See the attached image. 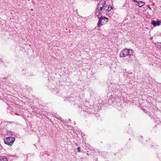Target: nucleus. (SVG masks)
<instances>
[{
  "mask_svg": "<svg viewBox=\"0 0 161 161\" xmlns=\"http://www.w3.org/2000/svg\"><path fill=\"white\" fill-rule=\"evenodd\" d=\"M105 3V1L102 0L97 4L96 9V14L98 15L101 12L107 15L111 13L110 12L113 8L108 4H106Z\"/></svg>",
  "mask_w": 161,
  "mask_h": 161,
  "instance_id": "obj_1",
  "label": "nucleus"
},
{
  "mask_svg": "<svg viewBox=\"0 0 161 161\" xmlns=\"http://www.w3.org/2000/svg\"><path fill=\"white\" fill-rule=\"evenodd\" d=\"M133 52L130 49L125 48L123 49L120 53L119 57L124 58V57L132 55Z\"/></svg>",
  "mask_w": 161,
  "mask_h": 161,
  "instance_id": "obj_2",
  "label": "nucleus"
},
{
  "mask_svg": "<svg viewBox=\"0 0 161 161\" xmlns=\"http://www.w3.org/2000/svg\"><path fill=\"white\" fill-rule=\"evenodd\" d=\"M108 21V18L104 17L101 16L99 19V21L97 24L98 27H100L106 24Z\"/></svg>",
  "mask_w": 161,
  "mask_h": 161,
  "instance_id": "obj_3",
  "label": "nucleus"
},
{
  "mask_svg": "<svg viewBox=\"0 0 161 161\" xmlns=\"http://www.w3.org/2000/svg\"><path fill=\"white\" fill-rule=\"evenodd\" d=\"M15 140V139L14 137H5L4 139V141L5 144L12 146Z\"/></svg>",
  "mask_w": 161,
  "mask_h": 161,
  "instance_id": "obj_4",
  "label": "nucleus"
},
{
  "mask_svg": "<svg viewBox=\"0 0 161 161\" xmlns=\"http://www.w3.org/2000/svg\"><path fill=\"white\" fill-rule=\"evenodd\" d=\"M132 1L134 2H136L137 3V5H138L140 7H142L145 5V3L143 2L140 1L137 2L136 0H132Z\"/></svg>",
  "mask_w": 161,
  "mask_h": 161,
  "instance_id": "obj_5",
  "label": "nucleus"
},
{
  "mask_svg": "<svg viewBox=\"0 0 161 161\" xmlns=\"http://www.w3.org/2000/svg\"><path fill=\"white\" fill-rule=\"evenodd\" d=\"M161 23V22L160 21L156 22L154 20H152L151 22V24L154 26L159 25Z\"/></svg>",
  "mask_w": 161,
  "mask_h": 161,
  "instance_id": "obj_6",
  "label": "nucleus"
},
{
  "mask_svg": "<svg viewBox=\"0 0 161 161\" xmlns=\"http://www.w3.org/2000/svg\"><path fill=\"white\" fill-rule=\"evenodd\" d=\"M0 161H8V160L6 158H0Z\"/></svg>",
  "mask_w": 161,
  "mask_h": 161,
  "instance_id": "obj_7",
  "label": "nucleus"
},
{
  "mask_svg": "<svg viewBox=\"0 0 161 161\" xmlns=\"http://www.w3.org/2000/svg\"><path fill=\"white\" fill-rule=\"evenodd\" d=\"M77 150L79 152H80V148L79 147H78L77 148Z\"/></svg>",
  "mask_w": 161,
  "mask_h": 161,
  "instance_id": "obj_8",
  "label": "nucleus"
},
{
  "mask_svg": "<svg viewBox=\"0 0 161 161\" xmlns=\"http://www.w3.org/2000/svg\"><path fill=\"white\" fill-rule=\"evenodd\" d=\"M147 7H148V8L150 9H151V8L150 7V6H149V5H147Z\"/></svg>",
  "mask_w": 161,
  "mask_h": 161,
  "instance_id": "obj_9",
  "label": "nucleus"
},
{
  "mask_svg": "<svg viewBox=\"0 0 161 161\" xmlns=\"http://www.w3.org/2000/svg\"><path fill=\"white\" fill-rule=\"evenodd\" d=\"M154 5V3H153V5Z\"/></svg>",
  "mask_w": 161,
  "mask_h": 161,
  "instance_id": "obj_10",
  "label": "nucleus"
}]
</instances>
